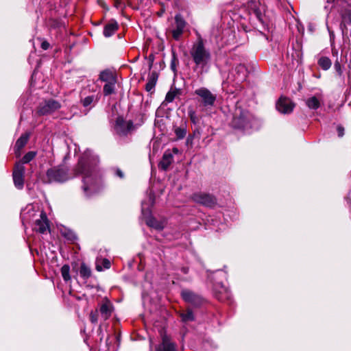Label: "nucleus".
<instances>
[{
  "label": "nucleus",
  "instance_id": "a18cd8bd",
  "mask_svg": "<svg viewBox=\"0 0 351 351\" xmlns=\"http://www.w3.org/2000/svg\"><path fill=\"white\" fill-rule=\"evenodd\" d=\"M335 0H326L328 3H332Z\"/></svg>",
  "mask_w": 351,
  "mask_h": 351
},
{
  "label": "nucleus",
  "instance_id": "20e7f679",
  "mask_svg": "<svg viewBox=\"0 0 351 351\" xmlns=\"http://www.w3.org/2000/svg\"><path fill=\"white\" fill-rule=\"evenodd\" d=\"M47 178L49 182H62L68 179V176L64 169L59 167H53L47 170Z\"/></svg>",
  "mask_w": 351,
  "mask_h": 351
},
{
  "label": "nucleus",
  "instance_id": "39448f33",
  "mask_svg": "<svg viewBox=\"0 0 351 351\" xmlns=\"http://www.w3.org/2000/svg\"><path fill=\"white\" fill-rule=\"evenodd\" d=\"M89 86H92L91 90L93 91V93L85 97L81 100L83 106L88 109L92 108L98 102L100 97V92L98 86L95 84Z\"/></svg>",
  "mask_w": 351,
  "mask_h": 351
},
{
  "label": "nucleus",
  "instance_id": "cd10ccee",
  "mask_svg": "<svg viewBox=\"0 0 351 351\" xmlns=\"http://www.w3.org/2000/svg\"><path fill=\"white\" fill-rule=\"evenodd\" d=\"M61 274L64 281L68 282L71 280L70 267L68 265L62 267Z\"/></svg>",
  "mask_w": 351,
  "mask_h": 351
},
{
  "label": "nucleus",
  "instance_id": "6ab92c4d",
  "mask_svg": "<svg viewBox=\"0 0 351 351\" xmlns=\"http://www.w3.org/2000/svg\"><path fill=\"white\" fill-rule=\"evenodd\" d=\"M156 351H176L175 345L171 343L167 337L162 338V343L158 346Z\"/></svg>",
  "mask_w": 351,
  "mask_h": 351
},
{
  "label": "nucleus",
  "instance_id": "72a5a7b5",
  "mask_svg": "<svg viewBox=\"0 0 351 351\" xmlns=\"http://www.w3.org/2000/svg\"><path fill=\"white\" fill-rule=\"evenodd\" d=\"M334 68H335V71H337V73L339 75H342L343 72H342L341 66L340 63L337 60L335 62Z\"/></svg>",
  "mask_w": 351,
  "mask_h": 351
},
{
  "label": "nucleus",
  "instance_id": "a19ab883",
  "mask_svg": "<svg viewBox=\"0 0 351 351\" xmlns=\"http://www.w3.org/2000/svg\"><path fill=\"white\" fill-rule=\"evenodd\" d=\"M96 269H97V271H102L103 270V267L101 266H100L98 263L96 265Z\"/></svg>",
  "mask_w": 351,
  "mask_h": 351
},
{
  "label": "nucleus",
  "instance_id": "9d476101",
  "mask_svg": "<svg viewBox=\"0 0 351 351\" xmlns=\"http://www.w3.org/2000/svg\"><path fill=\"white\" fill-rule=\"evenodd\" d=\"M131 121H125L122 117H118L115 122L114 130L119 135H125L132 128Z\"/></svg>",
  "mask_w": 351,
  "mask_h": 351
},
{
  "label": "nucleus",
  "instance_id": "ea45409f",
  "mask_svg": "<svg viewBox=\"0 0 351 351\" xmlns=\"http://www.w3.org/2000/svg\"><path fill=\"white\" fill-rule=\"evenodd\" d=\"M338 131H339V136H342L343 134V129L340 128V127H339L338 128Z\"/></svg>",
  "mask_w": 351,
  "mask_h": 351
},
{
  "label": "nucleus",
  "instance_id": "f8f14e48",
  "mask_svg": "<svg viewBox=\"0 0 351 351\" xmlns=\"http://www.w3.org/2000/svg\"><path fill=\"white\" fill-rule=\"evenodd\" d=\"M175 28L172 30L173 38L178 40L182 34L186 23L180 14H176L175 16Z\"/></svg>",
  "mask_w": 351,
  "mask_h": 351
},
{
  "label": "nucleus",
  "instance_id": "7ed1b4c3",
  "mask_svg": "<svg viewBox=\"0 0 351 351\" xmlns=\"http://www.w3.org/2000/svg\"><path fill=\"white\" fill-rule=\"evenodd\" d=\"M250 120V114L239 109L235 112L232 124L235 128L245 130L248 127Z\"/></svg>",
  "mask_w": 351,
  "mask_h": 351
},
{
  "label": "nucleus",
  "instance_id": "4c0bfd02",
  "mask_svg": "<svg viewBox=\"0 0 351 351\" xmlns=\"http://www.w3.org/2000/svg\"><path fill=\"white\" fill-rule=\"evenodd\" d=\"M115 174H116V176L119 177L120 178H123V176H124L123 171L121 169H117L115 170Z\"/></svg>",
  "mask_w": 351,
  "mask_h": 351
},
{
  "label": "nucleus",
  "instance_id": "5701e85b",
  "mask_svg": "<svg viewBox=\"0 0 351 351\" xmlns=\"http://www.w3.org/2000/svg\"><path fill=\"white\" fill-rule=\"evenodd\" d=\"M29 134L25 133L23 134L16 142L15 147L18 152H20V150L26 145L27 143V141L29 139Z\"/></svg>",
  "mask_w": 351,
  "mask_h": 351
},
{
  "label": "nucleus",
  "instance_id": "393cba45",
  "mask_svg": "<svg viewBox=\"0 0 351 351\" xmlns=\"http://www.w3.org/2000/svg\"><path fill=\"white\" fill-rule=\"evenodd\" d=\"M342 21L344 25L351 24V9L345 8L341 11Z\"/></svg>",
  "mask_w": 351,
  "mask_h": 351
},
{
  "label": "nucleus",
  "instance_id": "f3484780",
  "mask_svg": "<svg viewBox=\"0 0 351 351\" xmlns=\"http://www.w3.org/2000/svg\"><path fill=\"white\" fill-rule=\"evenodd\" d=\"M99 311L102 318L104 320L108 319L110 317L112 311V306L111 303L108 300L104 302L101 305Z\"/></svg>",
  "mask_w": 351,
  "mask_h": 351
},
{
  "label": "nucleus",
  "instance_id": "bb28decb",
  "mask_svg": "<svg viewBox=\"0 0 351 351\" xmlns=\"http://www.w3.org/2000/svg\"><path fill=\"white\" fill-rule=\"evenodd\" d=\"M117 82H108V83H106L104 86V94L105 95H111L112 93H113L114 92V89H115V84Z\"/></svg>",
  "mask_w": 351,
  "mask_h": 351
},
{
  "label": "nucleus",
  "instance_id": "a878e982",
  "mask_svg": "<svg viewBox=\"0 0 351 351\" xmlns=\"http://www.w3.org/2000/svg\"><path fill=\"white\" fill-rule=\"evenodd\" d=\"M318 64L324 70H328L332 64L330 60L327 57L320 58Z\"/></svg>",
  "mask_w": 351,
  "mask_h": 351
},
{
  "label": "nucleus",
  "instance_id": "58836bf2",
  "mask_svg": "<svg viewBox=\"0 0 351 351\" xmlns=\"http://www.w3.org/2000/svg\"><path fill=\"white\" fill-rule=\"evenodd\" d=\"M254 14H255V16H256V18L258 20H260V21L261 20V14L260 11H258V10H254Z\"/></svg>",
  "mask_w": 351,
  "mask_h": 351
},
{
  "label": "nucleus",
  "instance_id": "9b49d317",
  "mask_svg": "<svg viewBox=\"0 0 351 351\" xmlns=\"http://www.w3.org/2000/svg\"><path fill=\"white\" fill-rule=\"evenodd\" d=\"M295 107L294 104L288 98L281 97L276 104L277 110L282 114L291 113Z\"/></svg>",
  "mask_w": 351,
  "mask_h": 351
},
{
  "label": "nucleus",
  "instance_id": "0eeeda50",
  "mask_svg": "<svg viewBox=\"0 0 351 351\" xmlns=\"http://www.w3.org/2000/svg\"><path fill=\"white\" fill-rule=\"evenodd\" d=\"M60 107L61 105L58 101L49 99L40 104L38 112L40 115L49 114L60 109Z\"/></svg>",
  "mask_w": 351,
  "mask_h": 351
},
{
  "label": "nucleus",
  "instance_id": "49530a36",
  "mask_svg": "<svg viewBox=\"0 0 351 351\" xmlns=\"http://www.w3.org/2000/svg\"><path fill=\"white\" fill-rule=\"evenodd\" d=\"M171 67H172V69H173V70H175V68H174V67H175V66H174V64H173V62H172V64H171Z\"/></svg>",
  "mask_w": 351,
  "mask_h": 351
},
{
  "label": "nucleus",
  "instance_id": "c85d7f7f",
  "mask_svg": "<svg viewBox=\"0 0 351 351\" xmlns=\"http://www.w3.org/2000/svg\"><path fill=\"white\" fill-rule=\"evenodd\" d=\"M80 274L82 277L84 278H88L90 276L91 271L90 268L86 266L84 263L81 265Z\"/></svg>",
  "mask_w": 351,
  "mask_h": 351
},
{
  "label": "nucleus",
  "instance_id": "f704fd0d",
  "mask_svg": "<svg viewBox=\"0 0 351 351\" xmlns=\"http://www.w3.org/2000/svg\"><path fill=\"white\" fill-rule=\"evenodd\" d=\"M90 319L91 322L96 323L97 322V312L91 311L90 313Z\"/></svg>",
  "mask_w": 351,
  "mask_h": 351
},
{
  "label": "nucleus",
  "instance_id": "2f4dec72",
  "mask_svg": "<svg viewBox=\"0 0 351 351\" xmlns=\"http://www.w3.org/2000/svg\"><path fill=\"white\" fill-rule=\"evenodd\" d=\"M175 133L178 138H183L186 135V130L183 128H177L175 129Z\"/></svg>",
  "mask_w": 351,
  "mask_h": 351
},
{
  "label": "nucleus",
  "instance_id": "79ce46f5",
  "mask_svg": "<svg viewBox=\"0 0 351 351\" xmlns=\"http://www.w3.org/2000/svg\"><path fill=\"white\" fill-rule=\"evenodd\" d=\"M172 152H173L174 154H178V153H179V149H178L177 147H174V148H173Z\"/></svg>",
  "mask_w": 351,
  "mask_h": 351
},
{
  "label": "nucleus",
  "instance_id": "a211bd4d",
  "mask_svg": "<svg viewBox=\"0 0 351 351\" xmlns=\"http://www.w3.org/2000/svg\"><path fill=\"white\" fill-rule=\"evenodd\" d=\"M99 80L106 83L108 82H117V78L115 74L109 70H105L100 73Z\"/></svg>",
  "mask_w": 351,
  "mask_h": 351
},
{
  "label": "nucleus",
  "instance_id": "473e14b6",
  "mask_svg": "<svg viewBox=\"0 0 351 351\" xmlns=\"http://www.w3.org/2000/svg\"><path fill=\"white\" fill-rule=\"evenodd\" d=\"M189 115L190 117L191 121L194 123L196 124L198 123V118L196 115L195 112L193 110H190L189 111Z\"/></svg>",
  "mask_w": 351,
  "mask_h": 351
},
{
  "label": "nucleus",
  "instance_id": "ddd939ff",
  "mask_svg": "<svg viewBox=\"0 0 351 351\" xmlns=\"http://www.w3.org/2000/svg\"><path fill=\"white\" fill-rule=\"evenodd\" d=\"M182 296L184 301L195 306L200 304L202 302V299L199 295L189 290L182 291Z\"/></svg>",
  "mask_w": 351,
  "mask_h": 351
},
{
  "label": "nucleus",
  "instance_id": "4be33fe9",
  "mask_svg": "<svg viewBox=\"0 0 351 351\" xmlns=\"http://www.w3.org/2000/svg\"><path fill=\"white\" fill-rule=\"evenodd\" d=\"M180 93V90L174 88L171 89L166 95L165 99L163 104H168L172 102L174 99Z\"/></svg>",
  "mask_w": 351,
  "mask_h": 351
},
{
  "label": "nucleus",
  "instance_id": "6e6552de",
  "mask_svg": "<svg viewBox=\"0 0 351 351\" xmlns=\"http://www.w3.org/2000/svg\"><path fill=\"white\" fill-rule=\"evenodd\" d=\"M195 93L199 96L204 106H213L216 97L208 89L200 88L195 90Z\"/></svg>",
  "mask_w": 351,
  "mask_h": 351
},
{
  "label": "nucleus",
  "instance_id": "2eb2a0df",
  "mask_svg": "<svg viewBox=\"0 0 351 351\" xmlns=\"http://www.w3.org/2000/svg\"><path fill=\"white\" fill-rule=\"evenodd\" d=\"M145 223L148 226L158 230H162L165 226V220H157L152 216L145 217Z\"/></svg>",
  "mask_w": 351,
  "mask_h": 351
},
{
  "label": "nucleus",
  "instance_id": "c03bdc74",
  "mask_svg": "<svg viewBox=\"0 0 351 351\" xmlns=\"http://www.w3.org/2000/svg\"><path fill=\"white\" fill-rule=\"evenodd\" d=\"M182 271L184 273V274H186L188 272V269L187 268H183L182 269Z\"/></svg>",
  "mask_w": 351,
  "mask_h": 351
},
{
  "label": "nucleus",
  "instance_id": "c756f323",
  "mask_svg": "<svg viewBox=\"0 0 351 351\" xmlns=\"http://www.w3.org/2000/svg\"><path fill=\"white\" fill-rule=\"evenodd\" d=\"M36 155V152H27L22 158L21 164L23 165L24 163H28L32 160ZM21 163V162H19Z\"/></svg>",
  "mask_w": 351,
  "mask_h": 351
},
{
  "label": "nucleus",
  "instance_id": "b1692460",
  "mask_svg": "<svg viewBox=\"0 0 351 351\" xmlns=\"http://www.w3.org/2000/svg\"><path fill=\"white\" fill-rule=\"evenodd\" d=\"M306 104L309 108L314 110L317 109L320 106L319 100L315 96L306 99Z\"/></svg>",
  "mask_w": 351,
  "mask_h": 351
},
{
  "label": "nucleus",
  "instance_id": "aec40b11",
  "mask_svg": "<svg viewBox=\"0 0 351 351\" xmlns=\"http://www.w3.org/2000/svg\"><path fill=\"white\" fill-rule=\"evenodd\" d=\"M118 29V24L115 21H111L104 27V35L106 37H110L114 34V33Z\"/></svg>",
  "mask_w": 351,
  "mask_h": 351
},
{
  "label": "nucleus",
  "instance_id": "1a4fd4ad",
  "mask_svg": "<svg viewBox=\"0 0 351 351\" xmlns=\"http://www.w3.org/2000/svg\"><path fill=\"white\" fill-rule=\"evenodd\" d=\"M193 199L207 207H212L216 204V199L213 195L206 193H195L193 195Z\"/></svg>",
  "mask_w": 351,
  "mask_h": 351
},
{
  "label": "nucleus",
  "instance_id": "412c9836",
  "mask_svg": "<svg viewBox=\"0 0 351 351\" xmlns=\"http://www.w3.org/2000/svg\"><path fill=\"white\" fill-rule=\"evenodd\" d=\"M157 75L152 73L149 77L148 82L145 85V89L147 92H152L156 84Z\"/></svg>",
  "mask_w": 351,
  "mask_h": 351
},
{
  "label": "nucleus",
  "instance_id": "f03ea898",
  "mask_svg": "<svg viewBox=\"0 0 351 351\" xmlns=\"http://www.w3.org/2000/svg\"><path fill=\"white\" fill-rule=\"evenodd\" d=\"M190 56L195 64L194 70L201 74L207 72L212 59V55L204 43L202 38L194 43L189 51Z\"/></svg>",
  "mask_w": 351,
  "mask_h": 351
},
{
  "label": "nucleus",
  "instance_id": "37998d69",
  "mask_svg": "<svg viewBox=\"0 0 351 351\" xmlns=\"http://www.w3.org/2000/svg\"><path fill=\"white\" fill-rule=\"evenodd\" d=\"M142 213L143 215H145V208L144 206V203H143Z\"/></svg>",
  "mask_w": 351,
  "mask_h": 351
},
{
  "label": "nucleus",
  "instance_id": "7c9ffc66",
  "mask_svg": "<svg viewBox=\"0 0 351 351\" xmlns=\"http://www.w3.org/2000/svg\"><path fill=\"white\" fill-rule=\"evenodd\" d=\"M181 317L183 322H189L194 319L193 312L191 310H188L186 313H182Z\"/></svg>",
  "mask_w": 351,
  "mask_h": 351
},
{
  "label": "nucleus",
  "instance_id": "de8ad7c7",
  "mask_svg": "<svg viewBox=\"0 0 351 351\" xmlns=\"http://www.w3.org/2000/svg\"><path fill=\"white\" fill-rule=\"evenodd\" d=\"M117 1H118L119 0H116Z\"/></svg>",
  "mask_w": 351,
  "mask_h": 351
},
{
  "label": "nucleus",
  "instance_id": "f257e3e1",
  "mask_svg": "<svg viewBox=\"0 0 351 351\" xmlns=\"http://www.w3.org/2000/svg\"><path fill=\"white\" fill-rule=\"evenodd\" d=\"M98 162L97 156L92 155L89 150L79 160L76 170L84 176L82 189L86 197H90L99 189L100 175L97 167Z\"/></svg>",
  "mask_w": 351,
  "mask_h": 351
},
{
  "label": "nucleus",
  "instance_id": "c9c22d12",
  "mask_svg": "<svg viewBox=\"0 0 351 351\" xmlns=\"http://www.w3.org/2000/svg\"><path fill=\"white\" fill-rule=\"evenodd\" d=\"M102 263H103V265H104V268L105 269H108L110 268V262L108 260V259H103L102 260Z\"/></svg>",
  "mask_w": 351,
  "mask_h": 351
},
{
  "label": "nucleus",
  "instance_id": "423d86ee",
  "mask_svg": "<svg viewBox=\"0 0 351 351\" xmlns=\"http://www.w3.org/2000/svg\"><path fill=\"white\" fill-rule=\"evenodd\" d=\"M25 171V167L21 163L17 162L16 164L12 176L14 186L19 189L23 188Z\"/></svg>",
  "mask_w": 351,
  "mask_h": 351
},
{
  "label": "nucleus",
  "instance_id": "e433bc0d",
  "mask_svg": "<svg viewBox=\"0 0 351 351\" xmlns=\"http://www.w3.org/2000/svg\"><path fill=\"white\" fill-rule=\"evenodd\" d=\"M49 45H50L49 43L47 41H43L41 43V47L44 50L48 49L49 47Z\"/></svg>",
  "mask_w": 351,
  "mask_h": 351
},
{
  "label": "nucleus",
  "instance_id": "4468645a",
  "mask_svg": "<svg viewBox=\"0 0 351 351\" xmlns=\"http://www.w3.org/2000/svg\"><path fill=\"white\" fill-rule=\"evenodd\" d=\"M49 228V221L45 213L42 212L40 219L36 221V229L40 233H45Z\"/></svg>",
  "mask_w": 351,
  "mask_h": 351
},
{
  "label": "nucleus",
  "instance_id": "dca6fc26",
  "mask_svg": "<svg viewBox=\"0 0 351 351\" xmlns=\"http://www.w3.org/2000/svg\"><path fill=\"white\" fill-rule=\"evenodd\" d=\"M173 161V156L169 150L165 152L162 160L159 163V167L162 170H167Z\"/></svg>",
  "mask_w": 351,
  "mask_h": 351
}]
</instances>
